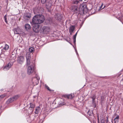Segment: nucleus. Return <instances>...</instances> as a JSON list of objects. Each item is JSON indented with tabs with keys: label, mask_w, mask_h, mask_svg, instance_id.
<instances>
[{
	"label": "nucleus",
	"mask_w": 123,
	"mask_h": 123,
	"mask_svg": "<svg viewBox=\"0 0 123 123\" xmlns=\"http://www.w3.org/2000/svg\"><path fill=\"white\" fill-rule=\"evenodd\" d=\"M44 20L43 16L40 15H35L33 18L32 21L31 22L32 25L40 24L43 23Z\"/></svg>",
	"instance_id": "f257e3e1"
},
{
	"label": "nucleus",
	"mask_w": 123,
	"mask_h": 123,
	"mask_svg": "<svg viewBox=\"0 0 123 123\" xmlns=\"http://www.w3.org/2000/svg\"><path fill=\"white\" fill-rule=\"evenodd\" d=\"M27 73L28 75L32 74L35 72V65L33 62H27Z\"/></svg>",
	"instance_id": "f03ea898"
},
{
	"label": "nucleus",
	"mask_w": 123,
	"mask_h": 123,
	"mask_svg": "<svg viewBox=\"0 0 123 123\" xmlns=\"http://www.w3.org/2000/svg\"><path fill=\"white\" fill-rule=\"evenodd\" d=\"M80 10L82 11L83 13L85 12H86L87 11V9L86 8V6L84 4H81L80 6Z\"/></svg>",
	"instance_id": "7ed1b4c3"
},
{
	"label": "nucleus",
	"mask_w": 123,
	"mask_h": 123,
	"mask_svg": "<svg viewBox=\"0 0 123 123\" xmlns=\"http://www.w3.org/2000/svg\"><path fill=\"white\" fill-rule=\"evenodd\" d=\"M40 29V26L38 25H35L33 27V31L35 32H39Z\"/></svg>",
	"instance_id": "20e7f679"
},
{
	"label": "nucleus",
	"mask_w": 123,
	"mask_h": 123,
	"mask_svg": "<svg viewBox=\"0 0 123 123\" xmlns=\"http://www.w3.org/2000/svg\"><path fill=\"white\" fill-rule=\"evenodd\" d=\"M43 32L44 34H47L50 31L49 28L48 27L44 26L42 28Z\"/></svg>",
	"instance_id": "39448f33"
},
{
	"label": "nucleus",
	"mask_w": 123,
	"mask_h": 123,
	"mask_svg": "<svg viewBox=\"0 0 123 123\" xmlns=\"http://www.w3.org/2000/svg\"><path fill=\"white\" fill-rule=\"evenodd\" d=\"M39 78L37 76H36L35 77L32 79L33 83L35 84H37L39 83Z\"/></svg>",
	"instance_id": "423d86ee"
},
{
	"label": "nucleus",
	"mask_w": 123,
	"mask_h": 123,
	"mask_svg": "<svg viewBox=\"0 0 123 123\" xmlns=\"http://www.w3.org/2000/svg\"><path fill=\"white\" fill-rule=\"evenodd\" d=\"M14 33L16 34H21V30L20 28L18 27L15 28L14 30Z\"/></svg>",
	"instance_id": "0eeeda50"
},
{
	"label": "nucleus",
	"mask_w": 123,
	"mask_h": 123,
	"mask_svg": "<svg viewBox=\"0 0 123 123\" xmlns=\"http://www.w3.org/2000/svg\"><path fill=\"white\" fill-rule=\"evenodd\" d=\"M25 30L28 31L30 30L31 29V27L30 25L27 24L25 25Z\"/></svg>",
	"instance_id": "6e6552de"
},
{
	"label": "nucleus",
	"mask_w": 123,
	"mask_h": 123,
	"mask_svg": "<svg viewBox=\"0 0 123 123\" xmlns=\"http://www.w3.org/2000/svg\"><path fill=\"white\" fill-rule=\"evenodd\" d=\"M65 97L68 99H71L74 97V95L73 94H71L69 95H64Z\"/></svg>",
	"instance_id": "1a4fd4ad"
},
{
	"label": "nucleus",
	"mask_w": 123,
	"mask_h": 123,
	"mask_svg": "<svg viewBox=\"0 0 123 123\" xmlns=\"http://www.w3.org/2000/svg\"><path fill=\"white\" fill-rule=\"evenodd\" d=\"M24 18L26 20L30 18L31 17V15L29 13L27 14H25L24 15Z\"/></svg>",
	"instance_id": "9d476101"
},
{
	"label": "nucleus",
	"mask_w": 123,
	"mask_h": 123,
	"mask_svg": "<svg viewBox=\"0 0 123 123\" xmlns=\"http://www.w3.org/2000/svg\"><path fill=\"white\" fill-rule=\"evenodd\" d=\"M55 18L57 20L60 21L62 18V16L60 14H57L55 16Z\"/></svg>",
	"instance_id": "9b49d317"
},
{
	"label": "nucleus",
	"mask_w": 123,
	"mask_h": 123,
	"mask_svg": "<svg viewBox=\"0 0 123 123\" xmlns=\"http://www.w3.org/2000/svg\"><path fill=\"white\" fill-rule=\"evenodd\" d=\"M31 58L30 54L29 53H27L26 54V58L27 62L30 61Z\"/></svg>",
	"instance_id": "f8f14e48"
},
{
	"label": "nucleus",
	"mask_w": 123,
	"mask_h": 123,
	"mask_svg": "<svg viewBox=\"0 0 123 123\" xmlns=\"http://www.w3.org/2000/svg\"><path fill=\"white\" fill-rule=\"evenodd\" d=\"M24 57L23 56H20L18 58V62H22L24 61Z\"/></svg>",
	"instance_id": "ddd939ff"
},
{
	"label": "nucleus",
	"mask_w": 123,
	"mask_h": 123,
	"mask_svg": "<svg viewBox=\"0 0 123 123\" xmlns=\"http://www.w3.org/2000/svg\"><path fill=\"white\" fill-rule=\"evenodd\" d=\"M63 101V99H61L60 100L58 104L61 106L64 105L65 104V103Z\"/></svg>",
	"instance_id": "4468645a"
},
{
	"label": "nucleus",
	"mask_w": 123,
	"mask_h": 123,
	"mask_svg": "<svg viewBox=\"0 0 123 123\" xmlns=\"http://www.w3.org/2000/svg\"><path fill=\"white\" fill-rule=\"evenodd\" d=\"M30 107L29 108H31L32 110V112H33L34 111L33 108L35 107V105L34 104L32 103H30Z\"/></svg>",
	"instance_id": "2eb2a0df"
},
{
	"label": "nucleus",
	"mask_w": 123,
	"mask_h": 123,
	"mask_svg": "<svg viewBox=\"0 0 123 123\" xmlns=\"http://www.w3.org/2000/svg\"><path fill=\"white\" fill-rule=\"evenodd\" d=\"M74 28L75 27L74 26H72L70 27L69 30V32L70 33V34H71V33L73 31L74 29Z\"/></svg>",
	"instance_id": "dca6fc26"
},
{
	"label": "nucleus",
	"mask_w": 123,
	"mask_h": 123,
	"mask_svg": "<svg viewBox=\"0 0 123 123\" xmlns=\"http://www.w3.org/2000/svg\"><path fill=\"white\" fill-rule=\"evenodd\" d=\"M40 110V109L39 107H37L36 108L35 111L34 112L35 114H37L39 113Z\"/></svg>",
	"instance_id": "f3484780"
},
{
	"label": "nucleus",
	"mask_w": 123,
	"mask_h": 123,
	"mask_svg": "<svg viewBox=\"0 0 123 123\" xmlns=\"http://www.w3.org/2000/svg\"><path fill=\"white\" fill-rule=\"evenodd\" d=\"M71 9L72 11L75 12L77 10V8L76 6H73L71 8Z\"/></svg>",
	"instance_id": "a211bd4d"
},
{
	"label": "nucleus",
	"mask_w": 123,
	"mask_h": 123,
	"mask_svg": "<svg viewBox=\"0 0 123 123\" xmlns=\"http://www.w3.org/2000/svg\"><path fill=\"white\" fill-rule=\"evenodd\" d=\"M14 101V100L13 99L12 97L11 98L9 99L7 101V103L8 104Z\"/></svg>",
	"instance_id": "6ab92c4d"
},
{
	"label": "nucleus",
	"mask_w": 123,
	"mask_h": 123,
	"mask_svg": "<svg viewBox=\"0 0 123 123\" xmlns=\"http://www.w3.org/2000/svg\"><path fill=\"white\" fill-rule=\"evenodd\" d=\"M119 117V116L118 115H117L114 118V123H115L118 122Z\"/></svg>",
	"instance_id": "aec40b11"
},
{
	"label": "nucleus",
	"mask_w": 123,
	"mask_h": 123,
	"mask_svg": "<svg viewBox=\"0 0 123 123\" xmlns=\"http://www.w3.org/2000/svg\"><path fill=\"white\" fill-rule=\"evenodd\" d=\"M13 64V63L12 62H9L6 64V66H8V67L10 68Z\"/></svg>",
	"instance_id": "412c9836"
},
{
	"label": "nucleus",
	"mask_w": 123,
	"mask_h": 123,
	"mask_svg": "<svg viewBox=\"0 0 123 123\" xmlns=\"http://www.w3.org/2000/svg\"><path fill=\"white\" fill-rule=\"evenodd\" d=\"M19 97V96L17 95L13 97H12V98H13V99L14 100V101L17 99Z\"/></svg>",
	"instance_id": "4be33fe9"
},
{
	"label": "nucleus",
	"mask_w": 123,
	"mask_h": 123,
	"mask_svg": "<svg viewBox=\"0 0 123 123\" xmlns=\"http://www.w3.org/2000/svg\"><path fill=\"white\" fill-rule=\"evenodd\" d=\"M9 48V46L7 44H6L4 47L3 48V49L6 50H7Z\"/></svg>",
	"instance_id": "5701e85b"
},
{
	"label": "nucleus",
	"mask_w": 123,
	"mask_h": 123,
	"mask_svg": "<svg viewBox=\"0 0 123 123\" xmlns=\"http://www.w3.org/2000/svg\"><path fill=\"white\" fill-rule=\"evenodd\" d=\"M16 57V55L15 54H12L11 55V58L12 59H14Z\"/></svg>",
	"instance_id": "b1692460"
},
{
	"label": "nucleus",
	"mask_w": 123,
	"mask_h": 123,
	"mask_svg": "<svg viewBox=\"0 0 123 123\" xmlns=\"http://www.w3.org/2000/svg\"><path fill=\"white\" fill-rule=\"evenodd\" d=\"M45 88L47 89V90L49 91H53V90H51L50 89L49 87L46 84L45 85Z\"/></svg>",
	"instance_id": "393cba45"
},
{
	"label": "nucleus",
	"mask_w": 123,
	"mask_h": 123,
	"mask_svg": "<svg viewBox=\"0 0 123 123\" xmlns=\"http://www.w3.org/2000/svg\"><path fill=\"white\" fill-rule=\"evenodd\" d=\"M6 96V94H4L1 95H0V99H2L4 98Z\"/></svg>",
	"instance_id": "a878e982"
},
{
	"label": "nucleus",
	"mask_w": 123,
	"mask_h": 123,
	"mask_svg": "<svg viewBox=\"0 0 123 123\" xmlns=\"http://www.w3.org/2000/svg\"><path fill=\"white\" fill-rule=\"evenodd\" d=\"M103 4H102L101 6L100 7L99 10H101L104 8L105 7V6H104L103 7Z\"/></svg>",
	"instance_id": "bb28decb"
},
{
	"label": "nucleus",
	"mask_w": 123,
	"mask_h": 123,
	"mask_svg": "<svg viewBox=\"0 0 123 123\" xmlns=\"http://www.w3.org/2000/svg\"><path fill=\"white\" fill-rule=\"evenodd\" d=\"M88 114L90 116L92 115L93 114V112L92 111L89 110L88 112Z\"/></svg>",
	"instance_id": "cd10ccee"
},
{
	"label": "nucleus",
	"mask_w": 123,
	"mask_h": 123,
	"mask_svg": "<svg viewBox=\"0 0 123 123\" xmlns=\"http://www.w3.org/2000/svg\"><path fill=\"white\" fill-rule=\"evenodd\" d=\"M9 69V68L8 67V66L6 65L3 68V69L4 70H7Z\"/></svg>",
	"instance_id": "c85d7f7f"
},
{
	"label": "nucleus",
	"mask_w": 123,
	"mask_h": 123,
	"mask_svg": "<svg viewBox=\"0 0 123 123\" xmlns=\"http://www.w3.org/2000/svg\"><path fill=\"white\" fill-rule=\"evenodd\" d=\"M29 50L30 52H33L34 51V49L33 48H29Z\"/></svg>",
	"instance_id": "c756f323"
},
{
	"label": "nucleus",
	"mask_w": 123,
	"mask_h": 123,
	"mask_svg": "<svg viewBox=\"0 0 123 123\" xmlns=\"http://www.w3.org/2000/svg\"><path fill=\"white\" fill-rule=\"evenodd\" d=\"M76 36L75 35H74L73 36V40H74V44L76 42Z\"/></svg>",
	"instance_id": "7c9ffc66"
},
{
	"label": "nucleus",
	"mask_w": 123,
	"mask_h": 123,
	"mask_svg": "<svg viewBox=\"0 0 123 123\" xmlns=\"http://www.w3.org/2000/svg\"><path fill=\"white\" fill-rule=\"evenodd\" d=\"M96 97L95 95H93L92 97V102H94V100L96 98Z\"/></svg>",
	"instance_id": "2f4dec72"
},
{
	"label": "nucleus",
	"mask_w": 123,
	"mask_h": 123,
	"mask_svg": "<svg viewBox=\"0 0 123 123\" xmlns=\"http://www.w3.org/2000/svg\"><path fill=\"white\" fill-rule=\"evenodd\" d=\"M108 117L109 116H107L106 117V123H108L109 122V120H108Z\"/></svg>",
	"instance_id": "473e14b6"
},
{
	"label": "nucleus",
	"mask_w": 123,
	"mask_h": 123,
	"mask_svg": "<svg viewBox=\"0 0 123 123\" xmlns=\"http://www.w3.org/2000/svg\"><path fill=\"white\" fill-rule=\"evenodd\" d=\"M47 0H41L42 3L43 4Z\"/></svg>",
	"instance_id": "72a5a7b5"
},
{
	"label": "nucleus",
	"mask_w": 123,
	"mask_h": 123,
	"mask_svg": "<svg viewBox=\"0 0 123 123\" xmlns=\"http://www.w3.org/2000/svg\"><path fill=\"white\" fill-rule=\"evenodd\" d=\"M6 15H5L4 17V20H5V22L6 23H7V20H6Z\"/></svg>",
	"instance_id": "f704fd0d"
},
{
	"label": "nucleus",
	"mask_w": 123,
	"mask_h": 123,
	"mask_svg": "<svg viewBox=\"0 0 123 123\" xmlns=\"http://www.w3.org/2000/svg\"><path fill=\"white\" fill-rule=\"evenodd\" d=\"M78 0H77V1L75 2V4H77L79 2V1H78ZM79 1H82V0H79Z\"/></svg>",
	"instance_id": "c9c22d12"
},
{
	"label": "nucleus",
	"mask_w": 123,
	"mask_h": 123,
	"mask_svg": "<svg viewBox=\"0 0 123 123\" xmlns=\"http://www.w3.org/2000/svg\"><path fill=\"white\" fill-rule=\"evenodd\" d=\"M98 123H99V116L98 115Z\"/></svg>",
	"instance_id": "e433bc0d"
},
{
	"label": "nucleus",
	"mask_w": 123,
	"mask_h": 123,
	"mask_svg": "<svg viewBox=\"0 0 123 123\" xmlns=\"http://www.w3.org/2000/svg\"><path fill=\"white\" fill-rule=\"evenodd\" d=\"M101 123H105L104 121H103V120H102V121H101Z\"/></svg>",
	"instance_id": "4c0bfd02"
},
{
	"label": "nucleus",
	"mask_w": 123,
	"mask_h": 123,
	"mask_svg": "<svg viewBox=\"0 0 123 123\" xmlns=\"http://www.w3.org/2000/svg\"><path fill=\"white\" fill-rule=\"evenodd\" d=\"M77 32L74 35H75V36H76L77 33Z\"/></svg>",
	"instance_id": "58836bf2"
},
{
	"label": "nucleus",
	"mask_w": 123,
	"mask_h": 123,
	"mask_svg": "<svg viewBox=\"0 0 123 123\" xmlns=\"http://www.w3.org/2000/svg\"><path fill=\"white\" fill-rule=\"evenodd\" d=\"M3 90V89H2L0 90V91H2Z\"/></svg>",
	"instance_id": "ea45409f"
},
{
	"label": "nucleus",
	"mask_w": 123,
	"mask_h": 123,
	"mask_svg": "<svg viewBox=\"0 0 123 123\" xmlns=\"http://www.w3.org/2000/svg\"><path fill=\"white\" fill-rule=\"evenodd\" d=\"M122 17L121 18L120 17L119 19H121V18H122Z\"/></svg>",
	"instance_id": "a19ab883"
}]
</instances>
